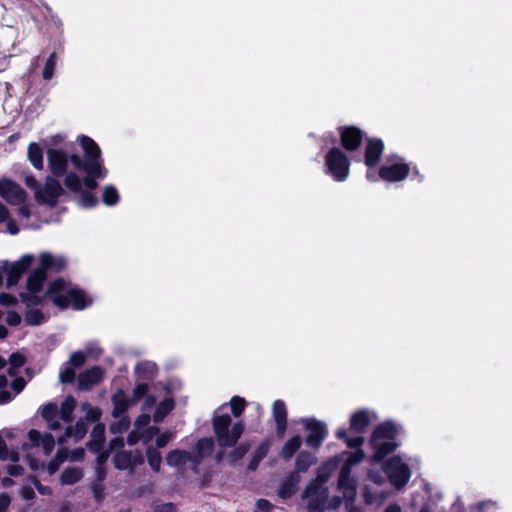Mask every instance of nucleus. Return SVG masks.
Here are the masks:
<instances>
[{
  "label": "nucleus",
  "instance_id": "obj_11",
  "mask_svg": "<svg viewBox=\"0 0 512 512\" xmlns=\"http://www.w3.org/2000/svg\"><path fill=\"white\" fill-rule=\"evenodd\" d=\"M33 261L34 256L32 254H25L14 263L3 261L0 269L7 275L8 288L18 284L23 273L32 265Z\"/></svg>",
  "mask_w": 512,
  "mask_h": 512
},
{
  "label": "nucleus",
  "instance_id": "obj_35",
  "mask_svg": "<svg viewBox=\"0 0 512 512\" xmlns=\"http://www.w3.org/2000/svg\"><path fill=\"white\" fill-rule=\"evenodd\" d=\"M174 408V401L171 398H166L156 408L153 416L155 422H161L165 416Z\"/></svg>",
  "mask_w": 512,
  "mask_h": 512
},
{
  "label": "nucleus",
  "instance_id": "obj_62",
  "mask_svg": "<svg viewBox=\"0 0 512 512\" xmlns=\"http://www.w3.org/2000/svg\"><path fill=\"white\" fill-rule=\"evenodd\" d=\"M139 440H141V431H137V429L134 427V430L130 432L127 437V442L129 445H134Z\"/></svg>",
  "mask_w": 512,
  "mask_h": 512
},
{
  "label": "nucleus",
  "instance_id": "obj_59",
  "mask_svg": "<svg viewBox=\"0 0 512 512\" xmlns=\"http://www.w3.org/2000/svg\"><path fill=\"white\" fill-rule=\"evenodd\" d=\"M19 206L18 208V214L23 219H29L31 216V208L30 205L26 203V201L23 204H17Z\"/></svg>",
  "mask_w": 512,
  "mask_h": 512
},
{
  "label": "nucleus",
  "instance_id": "obj_52",
  "mask_svg": "<svg viewBox=\"0 0 512 512\" xmlns=\"http://www.w3.org/2000/svg\"><path fill=\"white\" fill-rule=\"evenodd\" d=\"M85 359H86V354L84 352H82V351L74 352L70 356L69 365H71L72 367H79L84 363Z\"/></svg>",
  "mask_w": 512,
  "mask_h": 512
},
{
  "label": "nucleus",
  "instance_id": "obj_10",
  "mask_svg": "<svg viewBox=\"0 0 512 512\" xmlns=\"http://www.w3.org/2000/svg\"><path fill=\"white\" fill-rule=\"evenodd\" d=\"M326 173L335 181H345L350 173V161L339 148H332L325 156Z\"/></svg>",
  "mask_w": 512,
  "mask_h": 512
},
{
  "label": "nucleus",
  "instance_id": "obj_24",
  "mask_svg": "<svg viewBox=\"0 0 512 512\" xmlns=\"http://www.w3.org/2000/svg\"><path fill=\"white\" fill-rule=\"evenodd\" d=\"M112 403L113 417H120L121 415H125V412L129 407V400L123 391L119 390L113 395Z\"/></svg>",
  "mask_w": 512,
  "mask_h": 512
},
{
  "label": "nucleus",
  "instance_id": "obj_21",
  "mask_svg": "<svg viewBox=\"0 0 512 512\" xmlns=\"http://www.w3.org/2000/svg\"><path fill=\"white\" fill-rule=\"evenodd\" d=\"M103 377V371L99 367H93L80 374L78 378L79 388L88 390L92 386L98 384Z\"/></svg>",
  "mask_w": 512,
  "mask_h": 512
},
{
  "label": "nucleus",
  "instance_id": "obj_44",
  "mask_svg": "<svg viewBox=\"0 0 512 512\" xmlns=\"http://www.w3.org/2000/svg\"><path fill=\"white\" fill-rule=\"evenodd\" d=\"M0 459L4 461L17 462L18 453L14 450H8L3 438L0 436Z\"/></svg>",
  "mask_w": 512,
  "mask_h": 512
},
{
  "label": "nucleus",
  "instance_id": "obj_12",
  "mask_svg": "<svg viewBox=\"0 0 512 512\" xmlns=\"http://www.w3.org/2000/svg\"><path fill=\"white\" fill-rule=\"evenodd\" d=\"M0 196L9 204H23L27 199L25 190L8 178H0Z\"/></svg>",
  "mask_w": 512,
  "mask_h": 512
},
{
  "label": "nucleus",
  "instance_id": "obj_17",
  "mask_svg": "<svg viewBox=\"0 0 512 512\" xmlns=\"http://www.w3.org/2000/svg\"><path fill=\"white\" fill-rule=\"evenodd\" d=\"M38 261V269H42L44 274H46V271L58 272L66 266V259L62 255H54L49 252H42Z\"/></svg>",
  "mask_w": 512,
  "mask_h": 512
},
{
  "label": "nucleus",
  "instance_id": "obj_46",
  "mask_svg": "<svg viewBox=\"0 0 512 512\" xmlns=\"http://www.w3.org/2000/svg\"><path fill=\"white\" fill-rule=\"evenodd\" d=\"M81 409L85 412L86 419L88 421L95 422L98 421L101 417V411L98 408L92 407L87 402L82 403Z\"/></svg>",
  "mask_w": 512,
  "mask_h": 512
},
{
  "label": "nucleus",
  "instance_id": "obj_49",
  "mask_svg": "<svg viewBox=\"0 0 512 512\" xmlns=\"http://www.w3.org/2000/svg\"><path fill=\"white\" fill-rule=\"evenodd\" d=\"M44 319V315L39 310H29L25 315V321L30 325H39Z\"/></svg>",
  "mask_w": 512,
  "mask_h": 512
},
{
  "label": "nucleus",
  "instance_id": "obj_60",
  "mask_svg": "<svg viewBox=\"0 0 512 512\" xmlns=\"http://www.w3.org/2000/svg\"><path fill=\"white\" fill-rule=\"evenodd\" d=\"M20 495H21V497L24 500H31V499H33L34 496H35L33 487L28 486V485L22 487V489L20 490Z\"/></svg>",
  "mask_w": 512,
  "mask_h": 512
},
{
  "label": "nucleus",
  "instance_id": "obj_39",
  "mask_svg": "<svg viewBox=\"0 0 512 512\" xmlns=\"http://www.w3.org/2000/svg\"><path fill=\"white\" fill-rule=\"evenodd\" d=\"M146 456L151 469L155 472H159L162 463L161 453L153 447H148L146 449Z\"/></svg>",
  "mask_w": 512,
  "mask_h": 512
},
{
  "label": "nucleus",
  "instance_id": "obj_43",
  "mask_svg": "<svg viewBox=\"0 0 512 512\" xmlns=\"http://www.w3.org/2000/svg\"><path fill=\"white\" fill-rule=\"evenodd\" d=\"M214 442L211 438H203L198 441L196 449L199 457H205L212 453Z\"/></svg>",
  "mask_w": 512,
  "mask_h": 512
},
{
  "label": "nucleus",
  "instance_id": "obj_18",
  "mask_svg": "<svg viewBox=\"0 0 512 512\" xmlns=\"http://www.w3.org/2000/svg\"><path fill=\"white\" fill-rule=\"evenodd\" d=\"M166 462L169 466L181 470L188 467L194 468L197 464L196 460L191 456L189 452L182 450H174L169 452L166 457Z\"/></svg>",
  "mask_w": 512,
  "mask_h": 512
},
{
  "label": "nucleus",
  "instance_id": "obj_16",
  "mask_svg": "<svg viewBox=\"0 0 512 512\" xmlns=\"http://www.w3.org/2000/svg\"><path fill=\"white\" fill-rule=\"evenodd\" d=\"M377 418V414L373 410H358L350 416V431L362 434Z\"/></svg>",
  "mask_w": 512,
  "mask_h": 512
},
{
  "label": "nucleus",
  "instance_id": "obj_13",
  "mask_svg": "<svg viewBox=\"0 0 512 512\" xmlns=\"http://www.w3.org/2000/svg\"><path fill=\"white\" fill-rule=\"evenodd\" d=\"M304 428L308 431L306 443L312 448H319L327 436V427L324 422L313 418L302 421Z\"/></svg>",
  "mask_w": 512,
  "mask_h": 512
},
{
  "label": "nucleus",
  "instance_id": "obj_26",
  "mask_svg": "<svg viewBox=\"0 0 512 512\" xmlns=\"http://www.w3.org/2000/svg\"><path fill=\"white\" fill-rule=\"evenodd\" d=\"M105 426L97 424L91 432V440L88 442V448L93 452H99L104 442Z\"/></svg>",
  "mask_w": 512,
  "mask_h": 512
},
{
  "label": "nucleus",
  "instance_id": "obj_34",
  "mask_svg": "<svg viewBox=\"0 0 512 512\" xmlns=\"http://www.w3.org/2000/svg\"><path fill=\"white\" fill-rule=\"evenodd\" d=\"M120 200L118 190L113 185H105L102 191V201L107 206H114Z\"/></svg>",
  "mask_w": 512,
  "mask_h": 512
},
{
  "label": "nucleus",
  "instance_id": "obj_33",
  "mask_svg": "<svg viewBox=\"0 0 512 512\" xmlns=\"http://www.w3.org/2000/svg\"><path fill=\"white\" fill-rule=\"evenodd\" d=\"M0 223H6L7 231L11 235H16L19 232V228H18L16 222L10 217L9 210L1 202H0Z\"/></svg>",
  "mask_w": 512,
  "mask_h": 512
},
{
  "label": "nucleus",
  "instance_id": "obj_8",
  "mask_svg": "<svg viewBox=\"0 0 512 512\" xmlns=\"http://www.w3.org/2000/svg\"><path fill=\"white\" fill-rule=\"evenodd\" d=\"M329 490L325 485L311 482L303 495L308 512H324L325 509L335 510L341 505L337 496L328 501Z\"/></svg>",
  "mask_w": 512,
  "mask_h": 512
},
{
  "label": "nucleus",
  "instance_id": "obj_22",
  "mask_svg": "<svg viewBox=\"0 0 512 512\" xmlns=\"http://www.w3.org/2000/svg\"><path fill=\"white\" fill-rule=\"evenodd\" d=\"M341 461V456H335L329 459L318 469L317 477L313 482L319 483L320 485H325V483L330 478L332 473L337 469Z\"/></svg>",
  "mask_w": 512,
  "mask_h": 512
},
{
  "label": "nucleus",
  "instance_id": "obj_19",
  "mask_svg": "<svg viewBox=\"0 0 512 512\" xmlns=\"http://www.w3.org/2000/svg\"><path fill=\"white\" fill-rule=\"evenodd\" d=\"M341 143L346 150H356L362 141V132L356 127H342L340 129Z\"/></svg>",
  "mask_w": 512,
  "mask_h": 512
},
{
  "label": "nucleus",
  "instance_id": "obj_47",
  "mask_svg": "<svg viewBox=\"0 0 512 512\" xmlns=\"http://www.w3.org/2000/svg\"><path fill=\"white\" fill-rule=\"evenodd\" d=\"M272 412L275 421H282L286 420V406L285 403L282 400H276L273 403Z\"/></svg>",
  "mask_w": 512,
  "mask_h": 512
},
{
  "label": "nucleus",
  "instance_id": "obj_14",
  "mask_svg": "<svg viewBox=\"0 0 512 512\" xmlns=\"http://www.w3.org/2000/svg\"><path fill=\"white\" fill-rule=\"evenodd\" d=\"M54 446L55 440L50 434H41L37 430H30L28 433V443L24 445V448H37L45 456H48L53 451Z\"/></svg>",
  "mask_w": 512,
  "mask_h": 512
},
{
  "label": "nucleus",
  "instance_id": "obj_5",
  "mask_svg": "<svg viewBox=\"0 0 512 512\" xmlns=\"http://www.w3.org/2000/svg\"><path fill=\"white\" fill-rule=\"evenodd\" d=\"M364 457L365 454L362 450L347 454V458L339 474L338 491L342 493L346 509L349 512H354L353 502L357 494V480L351 476V467L361 463Z\"/></svg>",
  "mask_w": 512,
  "mask_h": 512
},
{
  "label": "nucleus",
  "instance_id": "obj_57",
  "mask_svg": "<svg viewBox=\"0 0 512 512\" xmlns=\"http://www.w3.org/2000/svg\"><path fill=\"white\" fill-rule=\"evenodd\" d=\"M11 504V497L6 493L0 494V512H8Z\"/></svg>",
  "mask_w": 512,
  "mask_h": 512
},
{
  "label": "nucleus",
  "instance_id": "obj_48",
  "mask_svg": "<svg viewBox=\"0 0 512 512\" xmlns=\"http://www.w3.org/2000/svg\"><path fill=\"white\" fill-rule=\"evenodd\" d=\"M56 54L52 53L47 59L44 69H43V78L45 80H50L54 75V70L56 66Z\"/></svg>",
  "mask_w": 512,
  "mask_h": 512
},
{
  "label": "nucleus",
  "instance_id": "obj_27",
  "mask_svg": "<svg viewBox=\"0 0 512 512\" xmlns=\"http://www.w3.org/2000/svg\"><path fill=\"white\" fill-rule=\"evenodd\" d=\"M58 415V407L55 403H48L42 409V417L48 422L51 430H57L60 427L56 417Z\"/></svg>",
  "mask_w": 512,
  "mask_h": 512
},
{
  "label": "nucleus",
  "instance_id": "obj_2",
  "mask_svg": "<svg viewBox=\"0 0 512 512\" xmlns=\"http://www.w3.org/2000/svg\"><path fill=\"white\" fill-rule=\"evenodd\" d=\"M46 280L42 269H35L28 277L27 291L21 294L27 306H37L48 298L59 308L81 310L91 304L92 300L83 291L63 279L52 281L45 295H39Z\"/></svg>",
  "mask_w": 512,
  "mask_h": 512
},
{
  "label": "nucleus",
  "instance_id": "obj_25",
  "mask_svg": "<svg viewBox=\"0 0 512 512\" xmlns=\"http://www.w3.org/2000/svg\"><path fill=\"white\" fill-rule=\"evenodd\" d=\"M298 484L299 477L294 474L290 475L280 485L278 490L279 496L283 499L291 497L296 492Z\"/></svg>",
  "mask_w": 512,
  "mask_h": 512
},
{
  "label": "nucleus",
  "instance_id": "obj_1",
  "mask_svg": "<svg viewBox=\"0 0 512 512\" xmlns=\"http://www.w3.org/2000/svg\"><path fill=\"white\" fill-rule=\"evenodd\" d=\"M84 159L68 147L49 148L47 150L48 168L55 178H60L71 192L80 195V204L85 208L93 207L97 198L93 191L98 180H104L108 170L103 164L101 150L97 143L88 136H78Z\"/></svg>",
  "mask_w": 512,
  "mask_h": 512
},
{
  "label": "nucleus",
  "instance_id": "obj_36",
  "mask_svg": "<svg viewBox=\"0 0 512 512\" xmlns=\"http://www.w3.org/2000/svg\"><path fill=\"white\" fill-rule=\"evenodd\" d=\"M76 406V400L69 396L67 397L61 404L60 408V417L65 423H69L71 421L72 413Z\"/></svg>",
  "mask_w": 512,
  "mask_h": 512
},
{
  "label": "nucleus",
  "instance_id": "obj_42",
  "mask_svg": "<svg viewBox=\"0 0 512 512\" xmlns=\"http://www.w3.org/2000/svg\"><path fill=\"white\" fill-rule=\"evenodd\" d=\"M67 459L68 452L65 449L58 450L55 458L51 460L48 464L49 474H54L59 469V466Z\"/></svg>",
  "mask_w": 512,
  "mask_h": 512
},
{
  "label": "nucleus",
  "instance_id": "obj_53",
  "mask_svg": "<svg viewBox=\"0 0 512 512\" xmlns=\"http://www.w3.org/2000/svg\"><path fill=\"white\" fill-rule=\"evenodd\" d=\"M150 423V416L147 413L141 414L135 421L134 427L137 429V431H141L149 426Z\"/></svg>",
  "mask_w": 512,
  "mask_h": 512
},
{
  "label": "nucleus",
  "instance_id": "obj_15",
  "mask_svg": "<svg viewBox=\"0 0 512 512\" xmlns=\"http://www.w3.org/2000/svg\"><path fill=\"white\" fill-rule=\"evenodd\" d=\"M141 451H119L113 457V463L116 469L133 471L134 468L143 463Z\"/></svg>",
  "mask_w": 512,
  "mask_h": 512
},
{
  "label": "nucleus",
  "instance_id": "obj_7",
  "mask_svg": "<svg viewBox=\"0 0 512 512\" xmlns=\"http://www.w3.org/2000/svg\"><path fill=\"white\" fill-rule=\"evenodd\" d=\"M417 462L416 458L395 455L388 458L382 465L391 485L397 490L402 489L411 478V468Z\"/></svg>",
  "mask_w": 512,
  "mask_h": 512
},
{
  "label": "nucleus",
  "instance_id": "obj_50",
  "mask_svg": "<svg viewBox=\"0 0 512 512\" xmlns=\"http://www.w3.org/2000/svg\"><path fill=\"white\" fill-rule=\"evenodd\" d=\"M74 377L75 371L71 365L64 367L59 374V379L62 383H70L74 380Z\"/></svg>",
  "mask_w": 512,
  "mask_h": 512
},
{
  "label": "nucleus",
  "instance_id": "obj_30",
  "mask_svg": "<svg viewBox=\"0 0 512 512\" xmlns=\"http://www.w3.org/2000/svg\"><path fill=\"white\" fill-rule=\"evenodd\" d=\"M316 458L309 452L302 451L298 454L295 461V469L297 472H305L310 466L315 464Z\"/></svg>",
  "mask_w": 512,
  "mask_h": 512
},
{
  "label": "nucleus",
  "instance_id": "obj_64",
  "mask_svg": "<svg viewBox=\"0 0 512 512\" xmlns=\"http://www.w3.org/2000/svg\"><path fill=\"white\" fill-rule=\"evenodd\" d=\"M11 385L15 393L18 394L24 389L25 381L22 378H16Z\"/></svg>",
  "mask_w": 512,
  "mask_h": 512
},
{
  "label": "nucleus",
  "instance_id": "obj_56",
  "mask_svg": "<svg viewBox=\"0 0 512 512\" xmlns=\"http://www.w3.org/2000/svg\"><path fill=\"white\" fill-rule=\"evenodd\" d=\"M147 390H148V385L147 384H145V383L138 384L134 388V391H133L134 401H137L140 398H142L143 396H145L146 393H147Z\"/></svg>",
  "mask_w": 512,
  "mask_h": 512
},
{
  "label": "nucleus",
  "instance_id": "obj_4",
  "mask_svg": "<svg viewBox=\"0 0 512 512\" xmlns=\"http://www.w3.org/2000/svg\"><path fill=\"white\" fill-rule=\"evenodd\" d=\"M25 185L34 193L35 200L42 205L54 207L58 204L60 197L65 194L58 179L52 175L47 176L43 184H40L35 176L28 174L24 178Z\"/></svg>",
  "mask_w": 512,
  "mask_h": 512
},
{
  "label": "nucleus",
  "instance_id": "obj_32",
  "mask_svg": "<svg viewBox=\"0 0 512 512\" xmlns=\"http://www.w3.org/2000/svg\"><path fill=\"white\" fill-rule=\"evenodd\" d=\"M302 445V439L300 436H293L290 438L283 446L281 450V457L284 459H290L296 451L299 450V448Z\"/></svg>",
  "mask_w": 512,
  "mask_h": 512
},
{
  "label": "nucleus",
  "instance_id": "obj_6",
  "mask_svg": "<svg viewBox=\"0 0 512 512\" xmlns=\"http://www.w3.org/2000/svg\"><path fill=\"white\" fill-rule=\"evenodd\" d=\"M410 171V162H407L399 155H390L381 165L378 175L374 171L369 170L366 174V178L370 182H376L378 179H381L386 182L394 183L405 180L410 174Z\"/></svg>",
  "mask_w": 512,
  "mask_h": 512
},
{
  "label": "nucleus",
  "instance_id": "obj_54",
  "mask_svg": "<svg viewBox=\"0 0 512 512\" xmlns=\"http://www.w3.org/2000/svg\"><path fill=\"white\" fill-rule=\"evenodd\" d=\"M368 479L377 485H382L385 482V478L382 473L376 470H370L368 472Z\"/></svg>",
  "mask_w": 512,
  "mask_h": 512
},
{
  "label": "nucleus",
  "instance_id": "obj_61",
  "mask_svg": "<svg viewBox=\"0 0 512 512\" xmlns=\"http://www.w3.org/2000/svg\"><path fill=\"white\" fill-rule=\"evenodd\" d=\"M84 454V449L78 448L72 451L70 454H68V459L72 462L81 461L84 458Z\"/></svg>",
  "mask_w": 512,
  "mask_h": 512
},
{
  "label": "nucleus",
  "instance_id": "obj_3",
  "mask_svg": "<svg viewBox=\"0 0 512 512\" xmlns=\"http://www.w3.org/2000/svg\"><path fill=\"white\" fill-rule=\"evenodd\" d=\"M399 432L400 427L391 421L383 422L374 429L370 439L374 450L373 462H379L398 447L395 439Z\"/></svg>",
  "mask_w": 512,
  "mask_h": 512
},
{
  "label": "nucleus",
  "instance_id": "obj_28",
  "mask_svg": "<svg viewBox=\"0 0 512 512\" xmlns=\"http://www.w3.org/2000/svg\"><path fill=\"white\" fill-rule=\"evenodd\" d=\"M28 159L34 168L43 169V152L37 143H30L28 146Z\"/></svg>",
  "mask_w": 512,
  "mask_h": 512
},
{
  "label": "nucleus",
  "instance_id": "obj_20",
  "mask_svg": "<svg viewBox=\"0 0 512 512\" xmlns=\"http://www.w3.org/2000/svg\"><path fill=\"white\" fill-rule=\"evenodd\" d=\"M384 150L383 142L380 139H370L366 145L365 150V164L371 169L375 167Z\"/></svg>",
  "mask_w": 512,
  "mask_h": 512
},
{
  "label": "nucleus",
  "instance_id": "obj_40",
  "mask_svg": "<svg viewBox=\"0 0 512 512\" xmlns=\"http://www.w3.org/2000/svg\"><path fill=\"white\" fill-rule=\"evenodd\" d=\"M117 419L115 422H113L110 426V431L113 434H121L128 430L130 426V420L126 415H121L120 417H114Z\"/></svg>",
  "mask_w": 512,
  "mask_h": 512
},
{
  "label": "nucleus",
  "instance_id": "obj_51",
  "mask_svg": "<svg viewBox=\"0 0 512 512\" xmlns=\"http://www.w3.org/2000/svg\"><path fill=\"white\" fill-rule=\"evenodd\" d=\"M159 433V429L154 426L147 427L141 430V440L144 444L149 443L155 435Z\"/></svg>",
  "mask_w": 512,
  "mask_h": 512
},
{
  "label": "nucleus",
  "instance_id": "obj_38",
  "mask_svg": "<svg viewBox=\"0 0 512 512\" xmlns=\"http://www.w3.org/2000/svg\"><path fill=\"white\" fill-rule=\"evenodd\" d=\"M269 447H270V444L268 441H266V442L262 443L256 449V451L254 452L252 459L249 463L250 470H255L258 467L261 460L267 455V453L269 451Z\"/></svg>",
  "mask_w": 512,
  "mask_h": 512
},
{
  "label": "nucleus",
  "instance_id": "obj_37",
  "mask_svg": "<svg viewBox=\"0 0 512 512\" xmlns=\"http://www.w3.org/2000/svg\"><path fill=\"white\" fill-rule=\"evenodd\" d=\"M336 437L340 440L345 441L347 446L350 448L360 447L364 442V438L361 435L349 437L347 431L343 428L337 430Z\"/></svg>",
  "mask_w": 512,
  "mask_h": 512
},
{
  "label": "nucleus",
  "instance_id": "obj_23",
  "mask_svg": "<svg viewBox=\"0 0 512 512\" xmlns=\"http://www.w3.org/2000/svg\"><path fill=\"white\" fill-rule=\"evenodd\" d=\"M87 432V426L83 420H78L74 426H69L65 434L58 438L59 443H64L66 439H73L75 442L81 440Z\"/></svg>",
  "mask_w": 512,
  "mask_h": 512
},
{
  "label": "nucleus",
  "instance_id": "obj_29",
  "mask_svg": "<svg viewBox=\"0 0 512 512\" xmlns=\"http://www.w3.org/2000/svg\"><path fill=\"white\" fill-rule=\"evenodd\" d=\"M156 371V365L152 361H141L135 366V373L142 379L153 378Z\"/></svg>",
  "mask_w": 512,
  "mask_h": 512
},
{
  "label": "nucleus",
  "instance_id": "obj_31",
  "mask_svg": "<svg viewBox=\"0 0 512 512\" xmlns=\"http://www.w3.org/2000/svg\"><path fill=\"white\" fill-rule=\"evenodd\" d=\"M83 477V472L80 468L71 467L65 469L60 477V482L63 485H72L77 483Z\"/></svg>",
  "mask_w": 512,
  "mask_h": 512
},
{
  "label": "nucleus",
  "instance_id": "obj_55",
  "mask_svg": "<svg viewBox=\"0 0 512 512\" xmlns=\"http://www.w3.org/2000/svg\"><path fill=\"white\" fill-rule=\"evenodd\" d=\"M174 437L172 432H164L160 434L156 439V444L159 448L167 445V443Z\"/></svg>",
  "mask_w": 512,
  "mask_h": 512
},
{
  "label": "nucleus",
  "instance_id": "obj_9",
  "mask_svg": "<svg viewBox=\"0 0 512 512\" xmlns=\"http://www.w3.org/2000/svg\"><path fill=\"white\" fill-rule=\"evenodd\" d=\"M213 428L217 442L222 447L234 446L244 430L241 422L232 424L231 417L228 414H219V411L215 412Z\"/></svg>",
  "mask_w": 512,
  "mask_h": 512
},
{
  "label": "nucleus",
  "instance_id": "obj_63",
  "mask_svg": "<svg viewBox=\"0 0 512 512\" xmlns=\"http://www.w3.org/2000/svg\"><path fill=\"white\" fill-rule=\"evenodd\" d=\"M15 303H16V298H14L13 296L6 294V293H2L0 295V304L1 305L11 306V305H14Z\"/></svg>",
  "mask_w": 512,
  "mask_h": 512
},
{
  "label": "nucleus",
  "instance_id": "obj_41",
  "mask_svg": "<svg viewBox=\"0 0 512 512\" xmlns=\"http://www.w3.org/2000/svg\"><path fill=\"white\" fill-rule=\"evenodd\" d=\"M25 362V358L20 353H13L9 358V369L8 373L10 376H16L18 373V369L23 366Z\"/></svg>",
  "mask_w": 512,
  "mask_h": 512
},
{
  "label": "nucleus",
  "instance_id": "obj_58",
  "mask_svg": "<svg viewBox=\"0 0 512 512\" xmlns=\"http://www.w3.org/2000/svg\"><path fill=\"white\" fill-rule=\"evenodd\" d=\"M6 322L10 326H17L21 322V317L14 311H9L6 316Z\"/></svg>",
  "mask_w": 512,
  "mask_h": 512
},
{
  "label": "nucleus",
  "instance_id": "obj_45",
  "mask_svg": "<svg viewBox=\"0 0 512 512\" xmlns=\"http://www.w3.org/2000/svg\"><path fill=\"white\" fill-rule=\"evenodd\" d=\"M230 407L232 414L235 417H239L246 407V401L242 397L234 396L230 400Z\"/></svg>",
  "mask_w": 512,
  "mask_h": 512
}]
</instances>
